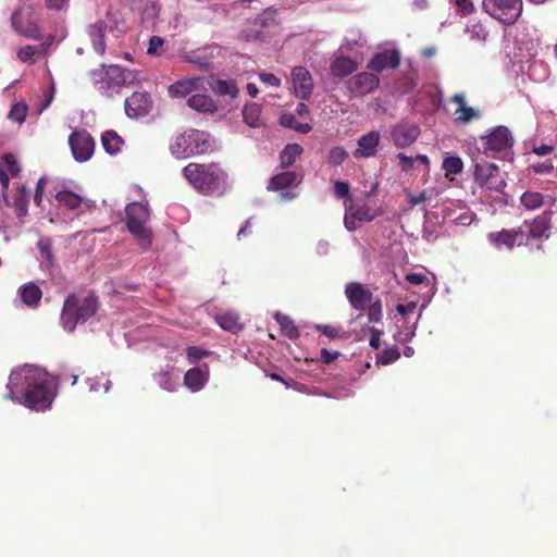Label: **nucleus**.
I'll return each mask as SVG.
<instances>
[{
  "instance_id": "18",
  "label": "nucleus",
  "mask_w": 557,
  "mask_h": 557,
  "mask_svg": "<svg viewBox=\"0 0 557 557\" xmlns=\"http://www.w3.org/2000/svg\"><path fill=\"white\" fill-rule=\"evenodd\" d=\"M488 240L496 247H506L512 249L515 246H521L527 240L525 233L518 230H503L500 232H492L487 235Z\"/></svg>"
},
{
  "instance_id": "32",
  "label": "nucleus",
  "mask_w": 557,
  "mask_h": 557,
  "mask_svg": "<svg viewBox=\"0 0 557 557\" xmlns=\"http://www.w3.org/2000/svg\"><path fill=\"white\" fill-rule=\"evenodd\" d=\"M18 294L22 301L28 307H37L42 297L41 289L33 282L22 285Z\"/></svg>"
},
{
  "instance_id": "56",
  "label": "nucleus",
  "mask_w": 557,
  "mask_h": 557,
  "mask_svg": "<svg viewBox=\"0 0 557 557\" xmlns=\"http://www.w3.org/2000/svg\"><path fill=\"white\" fill-rule=\"evenodd\" d=\"M406 280L412 285H421L428 281L423 273H408Z\"/></svg>"
},
{
  "instance_id": "20",
  "label": "nucleus",
  "mask_w": 557,
  "mask_h": 557,
  "mask_svg": "<svg viewBox=\"0 0 557 557\" xmlns=\"http://www.w3.org/2000/svg\"><path fill=\"white\" fill-rule=\"evenodd\" d=\"M220 48L218 46H205L191 51H185L182 53V59L185 62L197 65L202 71L211 69L210 61L219 53Z\"/></svg>"
},
{
  "instance_id": "30",
  "label": "nucleus",
  "mask_w": 557,
  "mask_h": 557,
  "mask_svg": "<svg viewBox=\"0 0 557 557\" xmlns=\"http://www.w3.org/2000/svg\"><path fill=\"white\" fill-rule=\"evenodd\" d=\"M331 74L344 78L357 70V63L348 57H337L331 64Z\"/></svg>"
},
{
  "instance_id": "64",
  "label": "nucleus",
  "mask_w": 557,
  "mask_h": 557,
  "mask_svg": "<svg viewBox=\"0 0 557 557\" xmlns=\"http://www.w3.org/2000/svg\"><path fill=\"white\" fill-rule=\"evenodd\" d=\"M294 129L300 134H308L309 132H311L312 126L308 123L295 122Z\"/></svg>"
},
{
  "instance_id": "61",
  "label": "nucleus",
  "mask_w": 557,
  "mask_h": 557,
  "mask_svg": "<svg viewBox=\"0 0 557 557\" xmlns=\"http://www.w3.org/2000/svg\"><path fill=\"white\" fill-rule=\"evenodd\" d=\"M380 332L375 329H371L370 346L374 349L380 348Z\"/></svg>"
},
{
  "instance_id": "59",
  "label": "nucleus",
  "mask_w": 557,
  "mask_h": 557,
  "mask_svg": "<svg viewBox=\"0 0 557 557\" xmlns=\"http://www.w3.org/2000/svg\"><path fill=\"white\" fill-rule=\"evenodd\" d=\"M52 44H53V37L51 36L45 42H41L38 46H35L37 48V53L38 54H46L49 51V49L52 46Z\"/></svg>"
},
{
  "instance_id": "23",
  "label": "nucleus",
  "mask_w": 557,
  "mask_h": 557,
  "mask_svg": "<svg viewBox=\"0 0 557 557\" xmlns=\"http://www.w3.org/2000/svg\"><path fill=\"white\" fill-rule=\"evenodd\" d=\"M110 28L107 20H99L89 24L87 35L96 53L102 55L106 52V33Z\"/></svg>"
},
{
  "instance_id": "2",
  "label": "nucleus",
  "mask_w": 557,
  "mask_h": 557,
  "mask_svg": "<svg viewBox=\"0 0 557 557\" xmlns=\"http://www.w3.org/2000/svg\"><path fill=\"white\" fill-rule=\"evenodd\" d=\"M183 175L197 190L207 195H221L226 188V173L216 163H189Z\"/></svg>"
},
{
  "instance_id": "52",
  "label": "nucleus",
  "mask_w": 557,
  "mask_h": 557,
  "mask_svg": "<svg viewBox=\"0 0 557 557\" xmlns=\"http://www.w3.org/2000/svg\"><path fill=\"white\" fill-rule=\"evenodd\" d=\"M349 194V185L346 182H336L334 184V195L336 198H345L348 197Z\"/></svg>"
},
{
  "instance_id": "46",
  "label": "nucleus",
  "mask_w": 557,
  "mask_h": 557,
  "mask_svg": "<svg viewBox=\"0 0 557 557\" xmlns=\"http://www.w3.org/2000/svg\"><path fill=\"white\" fill-rule=\"evenodd\" d=\"M348 158V152L343 147H333L327 157L329 163L341 165Z\"/></svg>"
},
{
  "instance_id": "25",
  "label": "nucleus",
  "mask_w": 557,
  "mask_h": 557,
  "mask_svg": "<svg viewBox=\"0 0 557 557\" xmlns=\"http://www.w3.org/2000/svg\"><path fill=\"white\" fill-rule=\"evenodd\" d=\"M346 297L356 310H363L372 300V293L359 283H349L345 288Z\"/></svg>"
},
{
  "instance_id": "41",
  "label": "nucleus",
  "mask_w": 557,
  "mask_h": 557,
  "mask_svg": "<svg viewBox=\"0 0 557 557\" xmlns=\"http://www.w3.org/2000/svg\"><path fill=\"white\" fill-rule=\"evenodd\" d=\"M154 381L161 388L168 392H174L177 387L176 379L168 371H161L154 374Z\"/></svg>"
},
{
  "instance_id": "60",
  "label": "nucleus",
  "mask_w": 557,
  "mask_h": 557,
  "mask_svg": "<svg viewBox=\"0 0 557 557\" xmlns=\"http://www.w3.org/2000/svg\"><path fill=\"white\" fill-rule=\"evenodd\" d=\"M425 199H426L425 191H422V193H420L418 195H409V198H408L409 203L412 207L422 203Z\"/></svg>"
},
{
  "instance_id": "42",
  "label": "nucleus",
  "mask_w": 557,
  "mask_h": 557,
  "mask_svg": "<svg viewBox=\"0 0 557 557\" xmlns=\"http://www.w3.org/2000/svg\"><path fill=\"white\" fill-rule=\"evenodd\" d=\"M27 111L28 107L25 102H15L9 111L8 119L18 124H23L26 119Z\"/></svg>"
},
{
  "instance_id": "24",
  "label": "nucleus",
  "mask_w": 557,
  "mask_h": 557,
  "mask_svg": "<svg viewBox=\"0 0 557 557\" xmlns=\"http://www.w3.org/2000/svg\"><path fill=\"white\" fill-rule=\"evenodd\" d=\"M203 87V77L194 76L180 79L169 86L168 92L172 98H184Z\"/></svg>"
},
{
  "instance_id": "19",
  "label": "nucleus",
  "mask_w": 557,
  "mask_h": 557,
  "mask_svg": "<svg viewBox=\"0 0 557 557\" xmlns=\"http://www.w3.org/2000/svg\"><path fill=\"white\" fill-rule=\"evenodd\" d=\"M379 84L380 78L376 74L362 72L347 82V88L351 94L362 96L372 92Z\"/></svg>"
},
{
  "instance_id": "44",
  "label": "nucleus",
  "mask_w": 557,
  "mask_h": 557,
  "mask_svg": "<svg viewBox=\"0 0 557 557\" xmlns=\"http://www.w3.org/2000/svg\"><path fill=\"white\" fill-rule=\"evenodd\" d=\"M1 168L2 171H5L11 176H16L21 170L17 161L12 154H4L0 159V169Z\"/></svg>"
},
{
  "instance_id": "9",
  "label": "nucleus",
  "mask_w": 557,
  "mask_h": 557,
  "mask_svg": "<svg viewBox=\"0 0 557 557\" xmlns=\"http://www.w3.org/2000/svg\"><path fill=\"white\" fill-rule=\"evenodd\" d=\"M484 150L482 156L491 158H506L511 154L513 137L505 126L493 128L487 135L481 137Z\"/></svg>"
},
{
  "instance_id": "51",
  "label": "nucleus",
  "mask_w": 557,
  "mask_h": 557,
  "mask_svg": "<svg viewBox=\"0 0 557 557\" xmlns=\"http://www.w3.org/2000/svg\"><path fill=\"white\" fill-rule=\"evenodd\" d=\"M531 169L537 174H548L554 170V164L550 161L534 163Z\"/></svg>"
},
{
  "instance_id": "39",
  "label": "nucleus",
  "mask_w": 557,
  "mask_h": 557,
  "mask_svg": "<svg viewBox=\"0 0 557 557\" xmlns=\"http://www.w3.org/2000/svg\"><path fill=\"white\" fill-rule=\"evenodd\" d=\"M455 121L459 124H467L472 120L480 119L479 110L471 107H458L454 112Z\"/></svg>"
},
{
  "instance_id": "36",
  "label": "nucleus",
  "mask_w": 557,
  "mask_h": 557,
  "mask_svg": "<svg viewBox=\"0 0 557 557\" xmlns=\"http://www.w3.org/2000/svg\"><path fill=\"white\" fill-rule=\"evenodd\" d=\"M101 141L104 150L110 154L117 153L123 144V139L114 131L104 132Z\"/></svg>"
},
{
  "instance_id": "54",
  "label": "nucleus",
  "mask_w": 557,
  "mask_h": 557,
  "mask_svg": "<svg viewBox=\"0 0 557 557\" xmlns=\"http://www.w3.org/2000/svg\"><path fill=\"white\" fill-rule=\"evenodd\" d=\"M368 315L371 322H379L381 320L382 308L380 302H375L370 306Z\"/></svg>"
},
{
  "instance_id": "21",
  "label": "nucleus",
  "mask_w": 557,
  "mask_h": 557,
  "mask_svg": "<svg viewBox=\"0 0 557 557\" xmlns=\"http://www.w3.org/2000/svg\"><path fill=\"white\" fill-rule=\"evenodd\" d=\"M38 262L41 271L52 275L55 268V256L52 250V239L50 237H41L37 242Z\"/></svg>"
},
{
  "instance_id": "10",
  "label": "nucleus",
  "mask_w": 557,
  "mask_h": 557,
  "mask_svg": "<svg viewBox=\"0 0 557 557\" xmlns=\"http://www.w3.org/2000/svg\"><path fill=\"white\" fill-rule=\"evenodd\" d=\"M482 9L493 18L512 25L522 14V0H482Z\"/></svg>"
},
{
  "instance_id": "33",
  "label": "nucleus",
  "mask_w": 557,
  "mask_h": 557,
  "mask_svg": "<svg viewBox=\"0 0 557 557\" xmlns=\"http://www.w3.org/2000/svg\"><path fill=\"white\" fill-rule=\"evenodd\" d=\"M261 111L262 108L260 104L250 102L245 104L243 109V119L244 122L250 127H260L262 125L261 122Z\"/></svg>"
},
{
  "instance_id": "8",
  "label": "nucleus",
  "mask_w": 557,
  "mask_h": 557,
  "mask_svg": "<svg viewBox=\"0 0 557 557\" xmlns=\"http://www.w3.org/2000/svg\"><path fill=\"white\" fill-rule=\"evenodd\" d=\"M126 225L128 231L140 242L144 249L151 244L150 231L146 227L150 212L147 205L132 202L125 208Z\"/></svg>"
},
{
  "instance_id": "38",
  "label": "nucleus",
  "mask_w": 557,
  "mask_h": 557,
  "mask_svg": "<svg viewBox=\"0 0 557 557\" xmlns=\"http://www.w3.org/2000/svg\"><path fill=\"white\" fill-rule=\"evenodd\" d=\"M274 319L280 324L282 332L290 339L297 338L299 336V331L295 326L294 322L289 317L275 312Z\"/></svg>"
},
{
  "instance_id": "43",
  "label": "nucleus",
  "mask_w": 557,
  "mask_h": 557,
  "mask_svg": "<svg viewBox=\"0 0 557 557\" xmlns=\"http://www.w3.org/2000/svg\"><path fill=\"white\" fill-rule=\"evenodd\" d=\"M443 169L445 171V174L446 176L450 175V174H459L462 172L463 170V162L462 160L457 157V156H449V157H446L444 160H443Z\"/></svg>"
},
{
  "instance_id": "35",
  "label": "nucleus",
  "mask_w": 557,
  "mask_h": 557,
  "mask_svg": "<svg viewBox=\"0 0 557 557\" xmlns=\"http://www.w3.org/2000/svg\"><path fill=\"white\" fill-rule=\"evenodd\" d=\"M302 153V148L298 144H288L280 153L281 168L292 166L296 159Z\"/></svg>"
},
{
  "instance_id": "45",
  "label": "nucleus",
  "mask_w": 557,
  "mask_h": 557,
  "mask_svg": "<svg viewBox=\"0 0 557 557\" xmlns=\"http://www.w3.org/2000/svg\"><path fill=\"white\" fill-rule=\"evenodd\" d=\"M400 357V352L397 347H388L384 349L376 358V362L382 364H389L396 361Z\"/></svg>"
},
{
  "instance_id": "29",
  "label": "nucleus",
  "mask_w": 557,
  "mask_h": 557,
  "mask_svg": "<svg viewBox=\"0 0 557 557\" xmlns=\"http://www.w3.org/2000/svg\"><path fill=\"white\" fill-rule=\"evenodd\" d=\"M210 88L219 97L235 99L239 94V88L233 79H212Z\"/></svg>"
},
{
  "instance_id": "13",
  "label": "nucleus",
  "mask_w": 557,
  "mask_h": 557,
  "mask_svg": "<svg viewBox=\"0 0 557 557\" xmlns=\"http://www.w3.org/2000/svg\"><path fill=\"white\" fill-rule=\"evenodd\" d=\"M69 145L74 159L78 162L89 160L95 151V140L85 129L73 132L69 137Z\"/></svg>"
},
{
  "instance_id": "3",
  "label": "nucleus",
  "mask_w": 557,
  "mask_h": 557,
  "mask_svg": "<svg viewBox=\"0 0 557 557\" xmlns=\"http://www.w3.org/2000/svg\"><path fill=\"white\" fill-rule=\"evenodd\" d=\"M92 77L97 89L108 97L119 94L123 87L137 81L136 72L119 65L103 66L94 71Z\"/></svg>"
},
{
  "instance_id": "57",
  "label": "nucleus",
  "mask_w": 557,
  "mask_h": 557,
  "mask_svg": "<svg viewBox=\"0 0 557 557\" xmlns=\"http://www.w3.org/2000/svg\"><path fill=\"white\" fill-rule=\"evenodd\" d=\"M69 0H46L47 8L50 10H62L67 5Z\"/></svg>"
},
{
  "instance_id": "31",
  "label": "nucleus",
  "mask_w": 557,
  "mask_h": 557,
  "mask_svg": "<svg viewBox=\"0 0 557 557\" xmlns=\"http://www.w3.org/2000/svg\"><path fill=\"white\" fill-rule=\"evenodd\" d=\"M255 28H244L239 34V39L245 41H256L262 38L261 29L268 26V13L264 12L252 22Z\"/></svg>"
},
{
  "instance_id": "27",
  "label": "nucleus",
  "mask_w": 557,
  "mask_h": 557,
  "mask_svg": "<svg viewBox=\"0 0 557 557\" xmlns=\"http://www.w3.org/2000/svg\"><path fill=\"white\" fill-rule=\"evenodd\" d=\"M209 380V367L202 364L189 369L184 375V384L191 392H198L205 387Z\"/></svg>"
},
{
  "instance_id": "62",
  "label": "nucleus",
  "mask_w": 557,
  "mask_h": 557,
  "mask_svg": "<svg viewBox=\"0 0 557 557\" xmlns=\"http://www.w3.org/2000/svg\"><path fill=\"white\" fill-rule=\"evenodd\" d=\"M319 331L326 335L327 337L330 338H334L337 336V331L335 329H333L332 326H329V325H320L318 326Z\"/></svg>"
},
{
  "instance_id": "47",
  "label": "nucleus",
  "mask_w": 557,
  "mask_h": 557,
  "mask_svg": "<svg viewBox=\"0 0 557 557\" xmlns=\"http://www.w3.org/2000/svg\"><path fill=\"white\" fill-rule=\"evenodd\" d=\"M210 355L211 352L209 350H205L199 347L189 346L187 348V360L190 364H195L202 358H206Z\"/></svg>"
},
{
  "instance_id": "40",
  "label": "nucleus",
  "mask_w": 557,
  "mask_h": 557,
  "mask_svg": "<svg viewBox=\"0 0 557 557\" xmlns=\"http://www.w3.org/2000/svg\"><path fill=\"white\" fill-rule=\"evenodd\" d=\"M530 234L534 238H541L545 236L549 230L548 219L543 215L534 219L529 225Z\"/></svg>"
},
{
  "instance_id": "37",
  "label": "nucleus",
  "mask_w": 557,
  "mask_h": 557,
  "mask_svg": "<svg viewBox=\"0 0 557 557\" xmlns=\"http://www.w3.org/2000/svg\"><path fill=\"white\" fill-rule=\"evenodd\" d=\"M218 324L225 331L237 332L242 329L238 315L234 312H225L216 315Z\"/></svg>"
},
{
  "instance_id": "6",
  "label": "nucleus",
  "mask_w": 557,
  "mask_h": 557,
  "mask_svg": "<svg viewBox=\"0 0 557 557\" xmlns=\"http://www.w3.org/2000/svg\"><path fill=\"white\" fill-rule=\"evenodd\" d=\"M57 214L64 221H72L94 208V202L62 188L54 195Z\"/></svg>"
},
{
  "instance_id": "55",
  "label": "nucleus",
  "mask_w": 557,
  "mask_h": 557,
  "mask_svg": "<svg viewBox=\"0 0 557 557\" xmlns=\"http://www.w3.org/2000/svg\"><path fill=\"white\" fill-rule=\"evenodd\" d=\"M416 309H417L416 301H409L407 304H398L396 306L397 312L404 317L412 313Z\"/></svg>"
},
{
  "instance_id": "1",
  "label": "nucleus",
  "mask_w": 557,
  "mask_h": 557,
  "mask_svg": "<svg viewBox=\"0 0 557 557\" xmlns=\"http://www.w3.org/2000/svg\"><path fill=\"white\" fill-rule=\"evenodd\" d=\"M7 389L5 398L36 411L50 408L57 394L49 374L41 368L28 364L11 372Z\"/></svg>"
},
{
  "instance_id": "50",
  "label": "nucleus",
  "mask_w": 557,
  "mask_h": 557,
  "mask_svg": "<svg viewBox=\"0 0 557 557\" xmlns=\"http://www.w3.org/2000/svg\"><path fill=\"white\" fill-rule=\"evenodd\" d=\"M455 5L461 15H470L475 11L472 0H455Z\"/></svg>"
},
{
  "instance_id": "63",
  "label": "nucleus",
  "mask_w": 557,
  "mask_h": 557,
  "mask_svg": "<svg viewBox=\"0 0 557 557\" xmlns=\"http://www.w3.org/2000/svg\"><path fill=\"white\" fill-rule=\"evenodd\" d=\"M330 251V243L327 240H320L317 245V252L321 256L327 255Z\"/></svg>"
},
{
  "instance_id": "14",
  "label": "nucleus",
  "mask_w": 557,
  "mask_h": 557,
  "mask_svg": "<svg viewBox=\"0 0 557 557\" xmlns=\"http://www.w3.org/2000/svg\"><path fill=\"white\" fill-rule=\"evenodd\" d=\"M389 134L397 148H406L418 139L420 126L414 122L403 120L391 127Z\"/></svg>"
},
{
  "instance_id": "7",
  "label": "nucleus",
  "mask_w": 557,
  "mask_h": 557,
  "mask_svg": "<svg viewBox=\"0 0 557 557\" xmlns=\"http://www.w3.org/2000/svg\"><path fill=\"white\" fill-rule=\"evenodd\" d=\"M486 158L482 156L481 151L472 157L474 182L481 188L503 193L506 182L499 177V168L495 163L488 162Z\"/></svg>"
},
{
  "instance_id": "34",
  "label": "nucleus",
  "mask_w": 557,
  "mask_h": 557,
  "mask_svg": "<svg viewBox=\"0 0 557 557\" xmlns=\"http://www.w3.org/2000/svg\"><path fill=\"white\" fill-rule=\"evenodd\" d=\"M545 198L553 199L549 196L545 197L541 193L528 190L521 195L520 202L527 210H536L545 203Z\"/></svg>"
},
{
  "instance_id": "58",
  "label": "nucleus",
  "mask_w": 557,
  "mask_h": 557,
  "mask_svg": "<svg viewBox=\"0 0 557 557\" xmlns=\"http://www.w3.org/2000/svg\"><path fill=\"white\" fill-rule=\"evenodd\" d=\"M295 122H297V120H296V117L293 114H283L281 116V124L284 127H288V128L294 129Z\"/></svg>"
},
{
  "instance_id": "4",
  "label": "nucleus",
  "mask_w": 557,
  "mask_h": 557,
  "mask_svg": "<svg viewBox=\"0 0 557 557\" xmlns=\"http://www.w3.org/2000/svg\"><path fill=\"white\" fill-rule=\"evenodd\" d=\"M98 301L94 295L84 298L70 295L64 301L61 313V323L64 330L73 332L77 323L86 322L96 313Z\"/></svg>"
},
{
  "instance_id": "22",
  "label": "nucleus",
  "mask_w": 557,
  "mask_h": 557,
  "mask_svg": "<svg viewBox=\"0 0 557 557\" xmlns=\"http://www.w3.org/2000/svg\"><path fill=\"white\" fill-rule=\"evenodd\" d=\"M381 141V135L377 131H370L369 133L359 137L357 141V149L354 154L356 158L369 159L373 158L377 152V147Z\"/></svg>"
},
{
  "instance_id": "11",
  "label": "nucleus",
  "mask_w": 557,
  "mask_h": 557,
  "mask_svg": "<svg viewBox=\"0 0 557 557\" xmlns=\"http://www.w3.org/2000/svg\"><path fill=\"white\" fill-rule=\"evenodd\" d=\"M13 29L21 36L29 39H39L40 29L36 12L32 5L20 4L11 17Z\"/></svg>"
},
{
  "instance_id": "12",
  "label": "nucleus",
  "mask_w": 557,
  "mask_h": 557,
  "mask_svg": "<svg viewBox=\"0 0 557 557\" xmlns=\"http://www.w3.org/2000/svg\"><path fill=\"white\" fill-rule=\"evenodd\" d=\"M344 225L349 232L356 231L360 223L371 222L375 219L376 214L367 202H355L348 197L345 202Z\"/></svg>"
},
{
  "instance_id": "5",
  "label": "nucleus",
  "mask_w": 557,
  "mask_h": 557,
  "mask_svg": "<svg viewBox=\"0 0 557 557\" xmlns=\"http://www.w3.org/2000/svg\"><path fill=\"white\" fill-rule=\"evenodd\" d=\"M211 148L210 135L198 129L184 132L178 135L170 146L171 153L177 159L202 154L210 151Z\"/></svg>"
},
{
  "instance_id": "48",
  "label": "nucleus",
  "mask_w": 557,
  "mask_h": 557,
  "mask_svg": "<svg viewBox=\"0 0 557 557\" xmlns=\"http://www.w3.org/2000/svg\"><path fill=\"white\" fill-rule=\"evenodd\" d=\"M36 54H38L37 53V48L35 46H29V45L22 47L17 51V58L22 62H26V63H34L35 62L34 57Z\"/></svg>"
},
{
  "instance_id": "49",
  "label": "nucleus",
  "mask_w": 557,
  "mask_h": 557,
  "mask_svg": "<svg viewBox=\"0 0 557 557\" xmlns=\"http://www.w3.org/2000/svg\"><path fill=\"white\" fill-rule=\"evenodd\" d=\"M164 39L160 36H152L149 39V45L147 48V53L150 55H161L162 47L164 45Z\"/></svg>"
},
{
  "instance_id": "28",
  "label": "nucleus",
  "mask_w": 557,
  "mask_h": 557,
  "mask_svg": "<svg viewBox=\"0 0 557 557\" xmlns=\"http://www.w3.org/2000/svg\"><path fill=\"white\" fill-rule=\"evenodd\" d=\"M187 104L189 108L200 113L212 114L218 111V106L214 102V100L210 96L205 94L191 95L187 100Z\"/></svg>"
},
{
  "instance_id": "26",
  "label": "nucleus",
  "mask_w": 557,
  "mask_h": 557,
  "mask_svg": "<svg viewBox=\"0 0 557 557\" xmlns=\"http://www.w3.org/2000/svg\"><path fill=\"white\" fill-rule=\"evenodd\" d=\"M400 63V54L397 50H386L376 53L368 64V67L375 72H382L386 69H396Z\"/></svg>"
},
{
  "instance_id": "15",
  "label": "nucleus",
  "mask_w": 557,
  "mask_h": 557,
  "mask_svg": "<svg viewBox=\"0 0 557 557\" xmlns=\"http://www.w3.org/2000/svg\"><path fill=\"white\" fill-rule=\"evenodd\" d=\"M153 107L150 94L147 91H135L125 99L124 109L129 119H140L147 116Z\"/></svg>"
},
{
  "instance_id": "16",
  "label": "nucleus",
  "mask_w": 557,
  "mask_h": 557,
  "mask_svg": "<svg viewBox=\"0 0 557 557\" xmlns=\"http://www.w3.org/2000/svg\"><path fill=\"white\" fill-rule=\"evenodd\" d=\"M302 180L301 175L296 174L292 171H285L274 175L269 184V189L281 190L282 200H292L296 197V194L290 190H286L290 187H296Z\"/></svg>"
},
{
  "instance_id": "53",
  "label": "nucleus",
  "mask_w": 557,
  "mask_h": 557,
  "mask_svg": "<svg viewBox=\"0 0 557 557\" xmlns=\"http://www.w3.org/2000/svg\"><path fill=\"white\" fill-rule=\"evenodd\" d=\"M259 78L263 84L270 85L272 87L281 86V79L272 73H260Z\"/></svg>"
},
{
  "instance_id": "17",
  "label": "nucleus",
  "mask_w": 557,
  "mask_h": 557,
  "mask_svg": "<svg viewBox=\"0 0 557 557\" xmlns=\"http://www.w3.org/2000/svg\"><path fill=\"white\" fill-rule=\"evenodd\" d=\"M294 94L300 100H308L313 91V79L305 66H295L290 73Z\"/></svg>"
}]
</instances>
